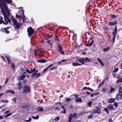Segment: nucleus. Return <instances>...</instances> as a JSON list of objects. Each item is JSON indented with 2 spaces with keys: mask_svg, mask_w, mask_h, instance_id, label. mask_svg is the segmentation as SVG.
Wrapping results in <instances>:
<instances>
[{
  "mask_svg": "<svg viewBox=\"0 0 122 122\" xmlns=\"http://www.w3.org/2000/svg\"><path fill=\"white\" fill-rule=\"evenodd\" d=\"M77 102H81L82 100L80 98H76V99Z\"/></svg>",
  "mask_w": 122,
  "mask_h": 122,
  "instance_id": "nucleus-25",
  "label": "nucleus"
},
{
  "mask_svg": "<svg viewBox=\"0 0 122 122\" xmlns=\"http://www.w3.org/2000/svg\"><path fill=\"white\" fill-rule=\"evenodd\" d=\"M35 53H38V54H40L41 53V52L39 51H38V50H36L35 52Z\"/></svg>",
  "mask_w": 122,
  "mask_h": 122,
  "instance_id": "nucleus-48",
  "label": "nucleus"
},
{
  "mask_svg": "<svg viewBox=\"0 0 122 122\" xmlns=\"http://www.w3.org/2000/svg\"><path fill=\"white\" fill-rule=\"evenodd\" d=\"M1 102H6V103L8 102V100H2L1 101Z\"/></svg>",
  "mask_w": 122,
  "mask_h": 122,
  "instance_id": "nucleus-46",
  "label": "nucleus"
},
{
  "mask_svg": "<svg viewBox=\"0 0 122 122\" xmlns=\"http://www.w3.org/2000/svg\"><path fill=\"white\" fill-rule=\"evenodd\" d=\"M104 110L106 111V112L108 114H109V112L108 110V109L107 108H105L104 109Z\"/></svg>",
  "mask_w": 122,
  "mask_h": 122,
  "instance_id": "nucleus-33",
  "label": "nucleus"
},
{
  "mask_svg": "<svg viewBox=\"0 0 122 122\" xmlns=\"http://www.w3.org/2000/svg\"><path fill=\"white\" fill-rule=\"evenodd\" d=\"M97 60L100 63V64L102 65L103 66H104V64L102 62V61L99 58H97Z\"/></svg>",
  "mask_w": 122,
  "mask_h": 122,
  "instance_id": "nucleus-19",
  "label": "nucleus"
},
{
  "mask_svg": "<svg viewBox=\"0 0 122 122\" xmlns=\"http://www.w3.org/2000/svg\"><path fill=\"white\" fill-rule=\"evenodd\" d=\"M77 115V114L76 113H74L73 115H72V114H71L69 116V122H71L72 119L73 118H76Z\"/></svg>",
  "mask_w": 122,
  "mask_h": 122,
  "instance_id": "nucleus-6",
  "label": "nucleus"
},
{
  "mask_svg": "<svg viewBox=\"0 0 122 122\" xmlns=\"http://www.w3.org/2000/svg\"><path fill=\"white\" fill-rule=\"evenodd\" d=\"M56 68L57 67L56 66L52 67L51 68V69H50V70H52L56 69Z\"/></svg>",
  "mask_w": 122,
  "mask_h": 122,
  "instance_id": "nucleus-42",
  "label": "nucleus"
},
{
  "mask_svg": "<svg viewBox=\"0 0 122 122\" xmlns=\"http://www.w3.org/2000/svg\"><path fill=\"white\" fill-rule=\"evenodd\" d=\"M119 92L122 93V88L121 86H120L119 87Z\"/></svg>",
  "mask_w": 122,
  "mask_h": 122,
  "instance_id": "nucleus-45",
  "label": "nucleus"
},
{
  "mask_svg": "<svg viewBox=\"0 0 122 122\" xmlns=\"http://www.w3.org/2000/svg\"><path fill=\"white\" fill-rule=\"evenodd\" d=\"M109 49V47H108L107 48H104L103 49V50L104 51H108Z\"/></svg>",
  "mask_w": 122,
  "mask_h": 122,
  "instance_id": "nucleus-38",
  "label": "nucleus"
},
{
  "mask_svg": "<svg viewBox=\"0 0 122 122\" xmlns=\"http://www.w3.org/2000/svg\"><path fill=\"white\" fill-rule=\"evenodd\" d=\"M116 82L118 83L120 82H122V78L119 79Z\"/></svg>",
  "mask_w": 122,
  "mask_h": 122,
  "instance_id": "nucleus-30",
  "label": "nucleus"
},
{
  "mask_svg": "<svg viewBox=\"0 0 122 122\" xmlns=\"http://www.w3.org/2000/svg\"><path fill=\"white\" fill-rule=\"evenodd\" d=\"M48 69V68L47 67L43 71V72H45Z\"/></svg>",
  "mask_w": 122,
  "mask_h": 122,
  "instance_id": "nucleus-64",
  "label": "nucleus"
},
{
  "mask_svg": "<svg viewBox=\"0 0 122 122\" xmlns=\"http://www.w3.org/2000/svg\"><path fill=\"white\" fill-rule=\"evenodd\" d=\"M5 57L7 59V61H8V64H10L11 62L10 58H9V57L7 56H6Z\"/></svg>",
  "mask_w": 122,
  "mask_h": 122,
  "instance_id": "nucleus-23",
  "label": "nucleus"
},
{
  "mask_svg": "<svg viewBox=\"0 0 122 122\" xmlns=\"http://www.w3.org/2000/svg\"><path fill=\"white\" fill-rule=\"evenodd\" d=\"M4 20L5 21V23L4 21H3V23L5 25H6L8 24V22H9L10 23L11 22V21L8 19L7 16L6 15H5L4 14Z\"/></svg>",
  "mask_w": 122,
  "mask_h": 122,
  "instance_id": "nucleus-5",
  "label": "nucleus"
},
{
  "mask_svg": "<svg viewBox=\"0 0 122 122\" xmlns=\"http://www.w3.org/2000/svg\"><path fill=\"white\" fill-rule=\"evenodd\" d=\"M118 103L117 102H115L114 103V105L115 107H117L118 106Z\"/></svg>",
  "mask_w": 122,
  "mask_h": 122,
  "instance_id": "nucleus-44",
  "label": "nucleus"
},
{
  "mask_svg": "<svg viewBox=\"0 0 122 122\" xmlns=\"http://www.w3.org/2000/svg\"><path fill=\"white\" fill-rule=\"evenodd\" d=\"M10 111L9 110H8L7 111H6L4 113L5 114H7V113H8L10 112Z\"/></svg>",
  "mask_w": 122,
  "mask_h": 122,
  "instance_id": "nucleus-61",
  "label": "nucleus"
},
{
  "mask_svg": "<svg viewBox=\"0 0 122 122\" xmlns=\"http://www.w3.org/2000/svg\"><path fill=\"white\" fill-rule=\"evenodd\" d=\"M122 93L120 92H119V93L117 94V96H121L122 95Z\"/></svg>",
  "mask_w": 122,
  "mask_h": 122,
  "instance_id": "nucleus-54",
  "label": "nucleus"
},
{
  "mask_svg": "<svg viewBox=\"0 0 122 122\" xmlns=\"http://www.w3.org/2000/svg\"><path fill=\"white\" fill-rule=\"evenodd\" d=\"M119 69L118 68H116L113 71V72L114 73H116L118 71Z\"/></svg>",
  "mask_w": 122,
  "mask_h": 122,
  "instance_id": "nucleus-39",
  "label": "nucleus"
},
{
  "mask_svg": "<svg viewBox=\"0 0 122 122\" xmlns=\"http://www.w3.org/2000/svg\"><path fill=\"white\" fill-rule=\"evenodd\" d=\"M3 32H5V33L8 34L9 33V31L8 30H4L3 31Z\"/></svg>",
  "mask_w": 122,
  "mask_h": 122,
  "instance_id": "nucleus-36",
  "label": "nucleus"
},
{
  "mask_svg": "<svg viewBox=\"0 0 122 122\" xmlns=\"http://www.w3.org/2000/svg\"><path fill=\"white\" fill-rule=\"evenodd\" d=\"M16 18H17L19 19H20L21 18V16L17 14H16Z\"/></svg>",
  "mask_w": 122,
  "mask_h": 122,
  "instance_id": "nucleus-41",
  "label": "nucleus"
},
{
  "mask_svg": "<svg viewBox=\"0 0 122 122\" xmlns=\"http://www.w3.org/2000/svg\"><path fill=\"white\" fill-rule=\"evenodd\" d=\"M108 107V109L110 110H112L114 108V107L112 104H110L109 105Z\"/></svg>",
  "mask_w": 122,
  "mask_h": 122,
  "instance_id": "nucleus-13",
  "label": "nucleus"
},
{
  "mask_svg": "<svg viewBox=\"0 0 122 122\" xmlns=\"http://www.w3.org/2000/svg\"><path fill=\"white\" fill-rule=\"evenodd\" d=\"M122 98V96H118L117 95L116 98V99H118V98L121 99Z\"/></svg>",
  "mask_w": 122,
  "mask_h": 122,
  "instance_id": "nucleus-31",
  "label": "nucleus"
},
{
  "mask_svg": "<svg viewBox=\"0 0 122 122\" xmlns=\"http://www.w3.org/2000/svg\"><path fill=\"white\" fill-rule=\"evenodd\" d=\"M106 91V89L105 87L103 88L102 91L103 92H105Z\"/></svg>",
  "mask_w": 122,
  "mask_h": 122,
  "instance_id": "nucleus-52",
  "label": "nucleus"
},
{
  "mask_svg": "<svg viewBox=\"0 0 122 122\" xmlns=\"http://www.w3.org/2000/svg\"><path fill=\"white\" fill-rule=\"evenodd\" d=\"M115 101V99L113 98H111L108 100V102L110 103H112L114 102Z\"/></svg>",
  "mask_w": 122,
  "mask_h": 122,
  "instance_id": "nucleus-12",
  "label": "nucleus"
},
{
  "mask_svg": "<svg viewBox=\"0 0 122 122\" xmlns=\"http://www.w3.org/2000/svg\"><path fill=\"white\" fill-rule=\"evenodd\" d=\"M86 60V61L88 62H90L91 61L87 57L85 58Z\"/></svg>",
  "mask_w": 122,
  "mask_h": 122,
  "instance_id": "nucleus-56",
  "label": "nucleus"
},
{
  "mask_svg": "<svg viewBox=\"0 0 122 122\" xmlns=\"http://www.w3.org/2000/svg\"><path fill=\"white\" fill-rule=\"evenodd\" d=\"M28 34L29 37H30L34 32V30L31 27H29L27 30Z\"/></svg>",
  "mask_w": 122,
  "mask_h": 122,
  "instance_id": "nucleus-2",
  "label": "nucleus"
},
{
  "mask_svg": "<svg viewBox=\"0 0 122 122\" xmlns=\"http://www.w3.org/2000/svg\"><path fill=\"white\" fill-rule=\"evenodd\" d=\"M30 87L26 85L24 87L23 89V92L25 93H29L30 91Z\"/></svg>",
  "mask_w": 122,
  "mask_h": 122,
  "instance_id": "nucleus-4",
  "label": "nucleus"
},
{
  "mask_svg": "<svg viewBox=\"0 0 122 122\" xmlns=\"http://www.w3.org/2000/svg\"><path fill=\"white\" fill-rule=\"evenodd\" d=\"M21 84V81H19L18 83L17 84V85L18 86V89H20L22 88V86Z\"/></svg>",
  "mask_w": 122,
  "mask_h": 122,
  "instance_id": "nucleus-10",
  "label": "nucleus"
},
{
  "mask_svg": "<svg viewBox=\"0 0 122 122\" xmlns=\"http://www.w3.org/2000/svg\"><path fill=\"white\" fill-rule=\"evenodd\" d=\"M115 37L116 36H114V37L112 39L113 42H114L115 41Z\"/></svg>",
  "mask_w": 122,
  "mask_h": 122,
  "instance_id": "nucleus-60",
  "label": "nucleus"
},
{
  "mask_svg": "<svg viewBox=\"0 0 122 122\" xmlns=\"http://www.w3.org/2000/svg\"><path fill=\"white\" fill-rule=\"evenodd\" d=\"M111 17H112V18H114L116 17V16L115 15H112L111 16Z\"/></svg>",
  "mask_w": 122,
  "mask_h": 122,
  "instance_id": "nucleus-58",
  "label": "nucleus"
},
{
  "mask_svg": "<svg viewBox=\"0 0 122 122\" xmlns=\"http://www.w3.org/2000/svg\"><path fill=\"white\" fill-rule=\"evenodd\" d=\"M83 90H86L87 89H88L90 91H93V90L92 89L90 88L89 87H84L83 89Z\"/></svg>",
  "mask_w": 122,
  "mask_h": 122,
  "instance_id": "nucleus-14",
  "label": "nucleus"
},
{
  "mask_svg": "<svg viewBox=\"0 0 122 122\" xmlns=\"http://www.w3.org/2000/svg\"><path fill=\"white\" fill-rule=\"evenodd\" d=\"M36 70L35 69H31V73H32L36 71Z\"/></svg>",
  "mask_w": 122,
  "mask_h": 122,
  "instance_id": "nucleus-43",
  "label": "nucleus"
},
{
  "mask_svg": "<svg viewBox=\"0 0 122 122\" xmlns=\"http://www.w3.org/2000/svg\"><path fill=\"white\" fill-rule=\"evenodd\" d=\"M66 100L67 102L70 101L71 100V99L70 98H66Z\"/></svg>",
  "mask_w": 122,
  "mask_h": 122,
  "instance_id": "nucleus-35",
  "label": "nucleus"
},
{
  "mask_svg": "<svg viewBox=\"0 0 122 122\" xmlns=\"http://www.w3.org/2000/svg\"><path fill=\"white\" fill-rule=\"evenodd\" d=\"M90 112L92 114L96 113L100 114L101 113L100 109L97 107H96L94 109H92L90 111Z\"/></svg>",
  "mask_w": 122,
  "mask_h": 122,
  "instance_id": "nucleus-1",
  "label": "nucleus"
},
{
  "mask_svg": "<svg viewBox=\"0 0 122 122\" xmlns=\"http://www.w3.org/2000/svg\"><path fill=\"white\" fill-rule=\"evenodd\" d=\"M72 64L74 66H81V64H80L76 63L75 62H73L72 63Z\"/></svg>",
  "mask_w": 122,
  "mask_h": 122,
  "instance_id": "nucleus-18",
  "label": "nucleus"
},
{
  "mask_svg": "<svg viewBox=\"0 0 122 122\" xmlns=\"http://www.w3.org/2000/svg\"><path fill=\"white\" fill-rule=\"evenodd\" d=\"M43 110V109L41 107H39L37 108V111H42Z\"/></svg>",
  "mask_w": 122,
  "mask_h": 122,
  "instance_id": "nucleus-21",
  "label": "nucleus"
},
{
  "mask_svg": "<svg viewBox=\"0 0 122 122\" xmlns=\"http://www.w3.org/2000/svg\"><path fill=\"white\" fill-rule=\"evenodd\" d=\"M14 26L15 28L18 29L20 27V25L18 23L16 24H15L14 25Z\"/></svg>",
  "mask_w": 122,
  "mask_h": 122,
  "instance_id": "nucleus-9",
  "label": "nucleus"
},
{
  "mask_svg": "<svg viewBox=\"0 0 122 122\" xmlns=\"http://www.w3.org/2000/svg\"><path fill=\"white\" fill-rule=\"evenodd\" d=\"M59 52L62 54L64 55V52L63 51H62V50H61V51H60Z\"/></svg>",
  "mask_w": 122,
  "mask_h": 122,
  "instance_id": "nucleus-59",
  "label": "nucleus"
},
{
  "mask_svg": "<svg viewBox=\"0 0 122 122\" xmlns=\"http://www.w3.org/2000/svg\"><path fill=\"white\" fill-rule=\"evenodd\" d=\"M11 67L13 68V70H15V66L14 64L11 63Z\"/></svg>",
  "mask_w": 122,
  "mask_h": 122,
  "instance_id": "nucleus-29",
  "label": "nucleus"
},
{
  "mask_svg": "<svg viewBox=\"0 0 122 122\" xmlns=\"http://www.w3.org/2000/svg\"><path fill=\"white\" fill-rule=\"evenodd\" d=\"M1 9L2 11V12L4 13V14L5 12H8V8L6 5L5 4L3 6H0Z\"/></svg>",
  "mask_w": 122,
  "mask_h": 122,
  "instance_id": "nucleus-3",
  "label": "nucleus"
},
{
  "mask_svg": "<svg viewBox=\"0 0 122 122\" xmlns=\"http://www.w3.org/2000/svg\"><path fill=\"white\" fill-rule=\"evenodd\" d=\"M6 93H8L9 92H10L12 94H14V91L13 90H8L6 91Z\"/></svg>",
  "mask_w": 122,
  "mask_h": 122,
  "instance_id": "nucleus-20",
  "label": "nucleus"
},
{
  "mask_svg": "<svg viewBox=\"0 0 122 122\" xmlns=\"http://www.w3.org/2000/svg\"><path fill=\"white\" fill-rule=\"evenodd\" d=\"M16 97H14L12 99V100L14 102V103H16Z\"/></svg>",
  "mask_w": 122,
  "mask_h": 122,
  "instance_id": "nucleus-32",
  "label": "nucleus"
},
{
  "mask_svg": "<svg viewBox=\"0 0 122 122\" xmlns=\"http://www.w3.org/2000/svg\"><path fill=\"white\" fill-rule=\"evenodd\" d=\"M12 21L14 23V25H15V24H16L18 23L16 20L13 18H12Z\"/></svg>",
  "mask_w": 122,
  "mask_h": 122,
  "instance_id": "nucleus-24",
  "label": "nucleus"
},
{
  "mask_svg": "<svg viewBox=\"0 0 122 122\" xmlns=\"http://www.w3.org/2000/svg\"><path fill=\"white\" fill-rule=\"evenodd\" d=\"M115 90L113 88V87H111V91L109 92V93H110L112 92H114Z\"/></svg>",
  "mask_w": 122,
  "mask_h": 122,
  "instance_id": "nucleus-28",
  "label": "nucleus"
},
{
  "mask_svg": "<svg viewBox=\"0 0 122 122\" xmlns=\"http://www.w3.org/2000/svg\"><path fill=\"white\" fill-rule=\"evenodd\" d=\"M117 27L116 26L115 27V29L114 30V32H113V34L114 36H116V34L117 33Z\"/></svg>",
  "mask_w": 122,
  "mask_h": 122,
  "instance_id": "nucleus-16",
  "label": "nucleus"
},
{
  "mask_svg": "<svg viewBox=\"0 0 122 122\" xmlns=\"http://www.w3.org/2000/svg\"><path fill=\"white\" fill-rule=\"evenodd\" d=\"M11 114V113H9V114H7L6 116H5V117H7L9 116H10Z\"/></svg>",
  "mask_w": 122,
  "mask_h": 122,
  "instance_id": "nucleus-51",
  "label": "nucleus"
},
{
  "mask_svg": "<svg viewBox=\"0 0 122 122\" xmlns=\"http://www.w3.org/2000/svg\"><path fill=\"white\" fill-rule=\"evenodd\" d=\"M92 104V102L91 101H90L88 102L87 103L88 106L90 107H91Z\"/></svg>",
  "mask_w": 122,
  "mask_h": 122,
  "instance_id": "nucleus-34",
  "label": "nucleus"
},
{
  "mask_svg": "<svg viewBox=\"0 0 122 122\" xmlns=\"http://www.w3.org/2000/svg\"><path fill=\"white\" fill-rule=\"evenodd\" d=\"M117 20L114 22L111 21L109 22V25H116L117 23Z\"/></svg>",
  "mask_w": 122,
  "mask_h": 122,
  "instance_id": "nucleus-8",
  "label": "nucleus"
},
{
  "mask_svg": "<svg viewBox=\"0 0 122 122\" xmlns=\"http://www.w3.org/2000/svg\"><path fill=\"white\" fill-rule=\"evenodd\" d=\"M63 111L62 112V111H61V113H66V109H63Z\"/></svg>",
  "mask_w": 122,
  "mask_h": 122,
  "instance_id": "nucleus-57",
  "label": "nucleus"
},
{
  "mask_svg": "<svg viewBox=\"0 0 122 122\" xmlns=\"http://www.w3.org/2000/svg\"><path fill=\"white\" fill-rule=\"evenodd\" d=\"M92 117H93L92 115H91L89 116H88V118L89 119H91Z\"/></svg>",
  "mask_w": 122,
  "mask_h": 122,
  "instance_id": "nucleus-55",
  "label": "nucleus"
},
{
  "mask_svg": "<svg viewBox=\"0 0 122 122\" xmlns=\"http://www.w3.org/2000/svg\"><path fill=\"white\" fill-rule=\"evenodd\" d=\"M31 121V118L30 117H29V119L28 120H25L24 121H25L27 122H30Z\"/></svg>",
  "mask_w": 122,
  "mask_h": 122,
  "instance_id": "nucleus-47",
  "label": "nucleus"
},
{
  "mask_svg": "<svg viewBox=\"0 0 122 122\" xmlns=\"http://www.w3.org/2000/svg\"><path fill=\"white\" fill-rule=\"evenodd\" d=\"M36 74V73H34L31 75V77L33 78L35 76Z\"/></svg>",
  "mask_w": 122,
  "mask_h": 122,
  "instance_id": "nucleus-50",
  "label": "nucleus"
},
{
  "mask_svg": "<svg viewBox=\"0 0 122 122\" xmlns=\"http://www.w3.org/2000/svg\"><path fill=\"white\" fill-rule=\"evenodd\" d=\"M59 119V117H56L53 120V121L54 122H55L56 121L58 120Z\"/></svg>",
  "mask_w": 122,
  "mask_h": 122,
  "instance_id": "nucleus-37",
  "label": "nucleus"
},
{
  "mask_svg": "<svg viewBox=\"0 0 122 122\" xmlns=\"http://www.w3.org/2000/svg\"><path fill=\"white\" fill-rule=\"evenodd\" d=\"M53 64H51V65H50L48 67H47L48 69L49 68H50V67L53 66Z\"/></svg>",
  "mask_w": 122,
  "mask_h": 122,
  "instance_id": "nucleus-62",
  "label": "nucleus"
},
{
  "mask_svg": "<svg viewBox=\"0 0 122 122\" xmlns=\"http://www.w3.org/2000/svg\"><path fill=\"white\" fill-rule=\"evenodd\" d=\"M92 94L91 95V97H93L95 95H96L97 94Z\"/></svg>",
  "mask_w": 122,
  "mask_h": 122,
  "instance_id": "nucleus-63",
  "label": "nucleus"
},
{
  "mask_svg": "<svg viewBox=\"0 0 122 122\" xmlns=\"http://www.w3.org/2000/svg\"><path fill=\"white\" fill-rule=\"evenodd\" d=\"M77 61H78L80 62L81 63L83 64H84L85 63V62L84 61H85L87 62V61L85 60V59L83 58H81L80 59H77Z\"/></svg>",
  "mask_w": 122,
  "mask_h": 122,
  "instance_id": "nucleus-7",
  "label": "nucleus"
},
{
  "mask_svg": "<svg viewBox=\"0 0 122 122\" xmlns=\"http://www.w3.org/2000/svg\"><path fill=\"white\" fill-rule=\"evenodd\" d=\"M94 42V41L93 40H92L91 43L89 44H86V46H91L93 44V43Z\"/></svg>",
  "mask_w": 122,
  "mask_h": 122,
  "instance_id": "nucleus-17",
  "label": "nucleus"
},
{
  "mask_svg": "<svg viewBox=\"0 0 122 122\" xmlns=\"http://www.w3.org/2000/svg\"><path fill=\"white\" fill-rule=\"evenodd\" d=\"M36 75V78H37L40 77L41 76V74L39 73H38Z\"/></svg>",
  "mask_w": 122,
  "mask_h": 122,
  "instance_id": "nucleus-40",
  "label": "nucleus"
},
{
  "mask_svg": "<svg viewBox=\"0 0 122 122\" xmlns=\"http://www.w3.org/2000/svg\"><path fill=\"white\" fill-rule=\"evenodd\" d=\"M25 71L29 73H31V71H30L29 69H26L25 70Z\"/></svg>",
  "mask_w": 122,
  "mask_h": 122,
  "instance_id": "nucleus-53",
  "label": "nucleus"
},
{
  "mask_svg": "<svg viewBox=\"0 0 122 122\" xmlns=\"http://www.w3.org/2000/svg\"><path fill=\"white\" fill-rule=\"evenodd\" d=\"M62 46L61 45H59L58 46V47L57 48V50L59 52L60 51H61V50H62Z\"/></svg>",
  "mask_w": 122,
  "mask_h": 122,
  "instance_id": "nucleus-15",
  "label": "nucleus"
},
{
  "mask_svg": "<svg viewBox=\"0 0 122 122\" xmlns=\"http://www.w3.org/2000/svg\"><path fill=\"white\" fill-rule=\"evenodd\" d=\"M32 117L33 119H36L38 118L39 116L37 115H36V117L32 116Z\"/></svg>",
  "mask_w": 122,
  "mask_h": 122,
  "instance_id": "nucleus-27",
  "label": "nucleus"
},
{
  "mask_svg": "<svg viewBox=\"0 0 122 122\" xmlns=\"http://www.w3.org/2000/svg\"><path fill=\"white\" fill-rule=\"evenodd\" d=\"M44 50L42 48H40L38 50V51H39L41 53Z\"/></svg>",
  "mask_w": 122,
  "mask_h": 122,
  "instance_id": "nucleus-49",
  "label": "nucleus"
},
{
  "mask_svg": "<svg viewBox=\"0 0 122 122\" xmlns=\"http://www.w3.org/2000/svg\"><path fill=\"white\" fill-rule=\"evenodd\" d=\"M6 3L7 4H9L11 3L12 2L11 0H5Z\"/></svg>",
  "mask_w": 122,
  "mask_h": 122,
  "instance_id": "nucleus-26",
  "label": "nucleus"
},
{
  "mask_svg": "<svg viewBox=\"0 0 122 122\" xmlns=\"http://www.w3.org/2000/svg\"><path fill=\"white\" fill-rule=\"evenodd\" d=\"M25 76V74H23L19 77V79L20 81L24 79Z\"/></svg>",
  "mask_w": 122,
  "mask_h": 122,
  "instance_id": "nucleus-11",
  "label": "nucleus"
},
{
  "mask_svg": "<svg viewBox=\"0 0 122 122\" xmlns=\"http://www.w3.org/2000/svg\"><path fill=\"white\" fill-rule=\"evenodd\" d=\"M38 61L41 63H45L46 62L45 60L44 59L38 60Z\"/></svg>",
  "mask_w": 122,
  "mask_h": 122,
  "instance_id": "nucleus-22",
  "label": "nucleus"
}]
</instances>
